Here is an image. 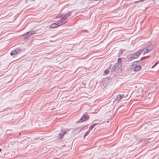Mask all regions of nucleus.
I'll return each instance as SVG.
<instances>
[{"instance_id":"obj_12","label":"nucleus","mask_w":159,"mask_h":159,"mask_svg":"<svg viewBox=\"0 0 159 159\" xmlns=\"http://www.w3.org/2000/svg\"><path fill=\"white\" fill-rule=\"evenodd\" d=\"M98 124V123H95L92 125H91L89 127V130L91 131V130H92L93 128L97 124Z\"/></svg>"},{"instance_id":"obj_13","label":"nucleus","mask_w":159,"mask_h":159,"mask_svg":"<svg viewBox=\"0 0 159 159\" xmlns=\"http://www.w3.org/2000/svg\"><path fill=\"white\" fill-rule=\"evenodd\" d=\"M90 131L89 129L86 132L84 136V139L85 138V137L87 136L90 132Z\"/></svg>"},{"instance_id":"obj_14","label":"nucleus","mask_w":159,"mask_h":159,"mask_svg":"<svg viewBox=\"0 0 159 159\" xmlns=\"http://www.w3.org/2000/svg\"><path fill=\"white\" fill-rule=\"evenodd\" d=\"M121 61H122L121 58H119L118 60V63L117 64H121Z\"/></svg>"},{"instance_id":"obj_3","label":"nucleus","mask_w":159,"mask_h":159,"mask_svg":"<svg viewBox=\"0 0 159 159\" xmlns=\"http://www.w3.org/2000/svg\"><path fill=\"white\" fill-rule=\"evenodd\" d=\"M153 48V46L152 44H150L144 48L140 50L141 51V53H143V54H145L150 52Z\"/></svg>"},{"instance_id":"obj_20","label":"nucleus","mask_w":159,"mask_h":159,"mask_svg":"<svg viewBox=\"0 0 159 159\" xmlns=\"http://www.w3.org/2000/svg\"><path fill=\"white\" fill-rule=\"evenodd\" d=\"M139 2V0L136 1H135L134 2V3L135 4Z\"/></svg>"},{"instance_id":"obj_16","label":"nucleus","mask_w":159,"mask_h":159,"mask_svg":"<svg viewBox=\"0 0 159 159\" xmlns=\"http://www.w3.org/2000/svg\"><path fill=\"white\" fill-rule=\"evenodd\" d=\"M71 15V13L70 12H69L68 13L66 14L65 15V16H66V17L67 18V17Z\"/></svg>"},{"instance_id":"obj_21","label":"nucleus","mask_w":159,"mask_h":159,"mask_svg":"<svg viewBox=\"0 0 159 159\" xmlns=\"http://www.w3.org/2000/svg\"><path fill=\"white\" fill-rule=\"evenodd\" d=\"M144 1V0H139V2H142Z\"/></svg>"},{"instance_id":"obj_8","label":"nucleus","mask_w":159,"mask_h":159,"mask_svg":"<svg viewBox=\"0 0 159 159\" xmlns=\"http://www.w3.org/2000/svg\"><path fill=\"white\" fill-rule=\"evenodd\" d=\"M124 94H119L115 98V101H117L118 102H120L121 99L124 97Z\"/></svg>"},{"instance_id":"obj_7","label":"nucleus","mask_w":159,"mask_h":159,"mask_svg":"<svg viewBox=\"0 0 159 159\" xmlns=\"http://www.w3.org/2000/svg\"><path fill=\"white\" fill-rule=\"evenodd\" d=\"M89 117L88 116L85 115H83L80 119V120L78 121L79 122H82L85 121L86 120H88Z\"/></svg>"},{"instance_id":"obj_6","label":"nucleus","mask_w":159,"mask_h":159,"mask_svg":"<svg viewBox=\"0 0 159 159\" xmlns=\"http://www.w3.org/2000/svg\"><path fill=\"white\" fill-rule=\"evenodd\" d=\"M21 51V49L20 48H16L11 52L10 54L11 56H13L14 55L18 54Z\"/></svg>"},{"instance_id":"obj_9","label":"nucleus","mask_w":159,"mask_h":159,"mask_svg":"<svg viewBox=\"0 0 159 159\" xmlns=\"http://www.w3.org/2000/svg\"><path fill=\"white\" fill-rule=\"evenodd\" d=\"M60 26V25H59V24L58 22L57 23H55L52 24L49 26V28L50 29H53L56 28Z\"/></svg>"},{"instance_id":"obj_5","label":"nucleus","mask_w":159,"mask_h":159,"mask_svg":"<svg viewBox=\"0 0 159 159\" xmlns=\"http://www.w3.org/2000/svg\"><path fill=\"white\" fill-rule=\"evenodd\" d=\"M60 18V20L58 21L59 25L60 26L65 24L67 22V18L66 16L61 15Z\"/></svg>"},{"instance_id":"obj_10","label":"nucleus","mask_w":159,"mask_h":159,"mask_svg":"<svg viewBox=\"0 0 159 159\" xmlns=\"http://www.w3.org/2000/svg\"><path fill=\"white\" fill-rule=\"evenodd\" d=\"M35 33V31H31L29 32H27L26 33V34L28 36V37L31 36L32 35L34 34Z\"/></svg>"},{"instance_id":"obj_22","label":"nucleus","mask_w":159,"mask_h":159,"mask_svg":"<svg viewBox=\"0 0 159 159\" xmlns=\"http://www.w3.org/2000/svg\"><path fill=\"white\" fill-rule=\"evenodd\" d=\"M2 149L1 148H0V152H1L2 151Z\"/></svg>"},{"instance_id":"obj_2","label":"nucleus","mask_w":159,"mask_h":159,"mask_svg":"<svg viewBox=\"0 0 159 159\" xmlns=\"http://www.w3.org/2000/svg\"><path fill=\"white\" fill-rule=\"evenodd\" d=\"M139 61H135L132 63L130 68L133 71H138L141 69V66L138 63Z\"/></svg>"},{"instance_id":"obj_15","label":"nucleus","mask_w":159,"mask_h":159,"mask_svg":"<svg viewBox=\"0 0 159 159\" xmlns=\"http://www.w3.org/2000/svg\"><path fill=\"white\" fill-rule=\"evenodd\" d=\"M27 139H29L28 138V139H25L24 140H22L21 141V143H24L25 142H26L27 141H28Z\"/></svg>"},{"instance_id":"obj_11","label":"nucleus","mask_w":159,"mask_h":159,"mask_svg":"<svg viewBox=\"0 0 159 159\" xmlns=\"http://www.w3.org/2000/svg\"><path fill=\"white\" fill-rule=\"evenodd\" d=\"M66 131H62L61 133L59 134V138L60 139H61L63 136L66 134Z\"/></svg>"},{"instance_id":"obj_1","label":"nucleus","mask_w":159,"mask_h":159,"mask_svg":"<svg viewBox=\"0 0 159 159\" xmlns=\"http://www.w3.org/2000/svg\"><path fill=\"white\" fill-rule=\"evenodd\" d=\"M121 65L120 64H116L115 66H111L110 69L112 72H115L117 73L121 72Z\"/></svg>"},{"instance_id":"obj_17","label":"nucleus","mask_w":159,"mask_h":159,"mask_svg":"<svg viewBox=\"0 0 159 159\" xmlns=\"http://www.w3.org/2000/svg\"><path fill=\"white\" fill-rule=\"evenodd\" d=\"M109 72V71L108 70H106L104 71V73L106 75H107Z\"/></svg>"},{"instance_id":"obj_19","label":"nucleus","mask_w":159,"mask_h":159,"mask_svg":"<svg viewBox=\"0 0 159 159\" xmlns=\"http://www.w3.org/2000/svg\"><path fill=\"white\" fill-rule=\"evenodd\" d=\"M158 63L157 62H156V63H155L153 66H152V68H154L155 66Z\"/></svg>"},{"instance_id":"obj_4","label":"nucleus","mask_w":159,"mask_h":159,"mask_svg":"<svg viewBox=\"0 0 159 159\" xmlns=\"http://www.w3.org/2000/svg\"><path fill=\"white\" fill-rule=\"evenodd\" d=\"M141 53V51L139 50L135 54H132L130 56H129L127 57V58L129 60L131 61L133 59L138 58Z\"/></svg>"},{"instance_id":"obj_18","label":"nucleus","mask_w":159,"mask_h":159,"mask_svg":"<svg viewBox=\"0 0 159 159\" xmlns=\"http://www.w3.org/2000/svg\"><path fill=\"white\" fill-rule=\"evenodd\" d=\"M158 63L157 62H156V63H155L153 66H152V68H154L155 66Z\"/></svg>"}]
</instances>
